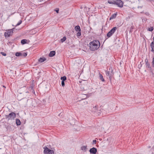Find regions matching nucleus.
<instances>
[{"instance_id": "obj_1", "label": "nucleus", "mask_w": 154, "mask_h": 154, "mask_svg": "<svg viewBox=\"0 0 154 154\" xmlns=\"http://www.w3.org/2000/svg\"><path fill=\"white\" fill-rule=\"evenodd\" d=\"M90 48L91 50L94 51L97 50L100 47V42L97 40H94L91 42L90 43Z\"/></svg>"}, {"instance_id": "obj_2", "label": "nucleus", "mask_w": 154, "mask_h": 154, "mask_svg": "<svg viewBox=\"0 0 154 154\" xmlns=\"http://www.w3.org/2000/svg\"><path fill=\"white\" fill-rule=\"evenodd\" d=\"M106 74L107 78L111 80L114 75L112 67H110L109 69H107L106 71Z\"/></svg>"}, {"instance_id": "obj_3", "label": "nucleus", "mask_w": 154, "mask_h": 154, "mask_svg": "<svg viewBox=\"0 0 154 154\" xmlns=\"http://www.w3.org/2000/svg\"><path fill=\"white\" fill-rule=\"evenodd\" d=\"M5 117L8 120L14 119L16 117V114L14 112H12L8 115H6Z\"/></svg>"}, {"instance_id": "obj_4", "label": "nucleus", "mask_w": 154, "mask_h": 154, "mask_svg": "<svg viewBox=\"0 0 154 154\" xmlns=\"http://www.w3.org/2000/svg\"><path fill=\"white\" fill-rule=\"evenodd\" d=\"M14 29V28H13L12 29L8 30L5 33L4 35L5 37H9L10 36L12 35L13 33V30Z\"/></svg>"}, {"instance_id": "obj_5", "label": "nucleus", "mask_w": 154, "mask_h": 154, "mask_svg": "<svg viewBox=\"0 0 154 154\" xmlns=\"http://www.w3.org/2000/svg\"><path fill=\"white\" fill-rule=\"evenodd\" d=\"M117 29L116 27H113L111 30L107 33V36L108 38L111 37L115 32Z\"/></svg>"}, {"instance_id": "obj_6", "label": "nucleus", "mask_w": 154, "mask_h": 154, "mask_svg": "<svg viewBox=\"0 0 154 154\" xmlns=\"http://www.w3.org/2000/svg\"><path fill=\"white\" fill-rule=\"evenodd\" d=\"M44 154H52L54 153V151L49 149L47 147L45 146L44 148Z\"/></svg>"}, {"instance_id": "obj_7", "label": "nucleus", "mask_w": 154, "mask_h": 154, "mask_svg": "<svg viewBox=\"0 0 154 154\" xmlns=\"http://www.w3.org/2000/svg\"><path fill=\"white\" fill-rule=\"evenodd\" d=\"M114 5H116L119 7L121 8L123 6V3L121 0H116Z\"/></svg>"}, {"instance_id": "obj_8", "label": "nucleus", "mask_w": 154, "mask_h": 154, "mask_svg": "<svg viewBox=\"0 0 154 154\" xmlns=\"http://www.w3.org/2000/svg\"><path fill=\"white\" fill-rule=\"evenodd\" d=\"M89 152L91 153L96 154L97 152V149L94 147H93L90 149Z\"/></svg>"}, {"instance_id": "obj_9", "label": "nucleus", "mask_w": 154, "mask_h": 154, "mask_svg": "<svg viewBox=\"0 0 154 154\" xmlns=\"http://www.w3.org/2000/svg\"><path fill=\"white\" fill-rule=\"evenodd\" d=\"M66 79V76H63L61 77L60 79L62 80L61 82V85L62 86H64L65 85L64 81Z\"/></svg>"}, {"instance_id": "obj_10", "label": "nucleus", "mask_w": 154, "mask_h": 154, "mask_svg": "<svg viewBox=\"0 0 154 154\" xmlns=\"http://www.w3.org/2000/svg\"><path fill=\"white\" fill-rule=\"evenodd\" d=\"M91 111L92 112H96L97 111V106L96 105L92 108Z\"/></svg>"}, {"instance_id": "obj_11", "label": "nucleus", "mask_w": 154, "mask_h": 154, "mask_svg": "<svg viewBox=\"0 0 154 154\" xmlns=\"http://www.w3.org/2000/svg\"><path fill=\"white\" fill-rule=\"evenodd\" d=\"M150 47L152 48L151 51L154 54V40L151 43Z\"/></svg>"}, {"instance_id": "obj_12", "label": "nucleus", "mask_w": 154, "mask_h": 154, "mask_svg": "<svg viewBox=\"0 0 154 154\" xmlns=\"http://www.w3.org/2000/svg\"><path fill=\"white\" fill-rule=\"evenodd\" d=\"M46 60V59L45 57H40L38 60V62L40 63H42Z\"/></svg>"}, {"instance_id": "obj_13", "label": "nucleus", "mask_w": 154, "mask_h": 154, "mask_svg": "<svg viewBox=\"0 0 154 154\" xmlns=\"http://www.w3.org/2000/svg\"><path fill=\"white\" fill-rule=\"evenodd\" d=\"M55 52L54 51H51L49 54V56L50 57H53L55 55Z\"/></svg>"}, {"instance_id": "obj_14", "label": "nucleus", "mask_w": 154, "mask_h": 154, "mask_svg": "<svg viewBox=\"0 0 154 154\" xmlns=\"http://www.w3.org/2000/svg\"><path fill=\"white\" fill-rule=\"evenodd\" d=\"M75 29L77 32L81 31L80 27L79 26H77L75 27Z\"/></svg>"}, {"instance_id": "obj_15", "label": "nucleus", "mask_w": 154, "mask_h": 154, "mask_svg": "<svg viewBox=\"0 0 154 154\" xmlns=\"http://www.w3.org/2000/svg\"><path fill=\"white\" fill-rule=\"evenodd\" d=\"M116 0H109L108 1V2L110 4H115V2Z\"/></svg>"}, {"instance_id": "obj_16", "label": "nucleus", "mask_w": 154, "mask_h": 154, "mask_svg": "<svg viewBox=\"0 0 154 154\" xmlns=\"http://www.w3.org/2000/svg\"><path fill=\"white\" fill-rule=\"evenodd\" d=\"M117 14H114L110 17L109 19L111 20L112 19H114L115 18Z\"/></svg>"}, {"instance_id": "obj_17", "label": "nucleus", "mask_w": 154, "mask_h": 154, "mask_svg": "<svg viewBox=\"0 0 154 154\" xmlns=\"http://www.w3.org/2000/svg\"><path fill=\"white\" fill-rule=\"evenodd\" d=\"M99 77L100 79L101 80L102 82H104L105 81L104 79L103 75L100 73L99 74Z\"/></svg>"}, {"instance_id": "obj_18", "label": "nucleus", "mask_w": 154, "mask_h": 154, "mask_svg": "<svg viewBox=\"0 0 154 154\" xmlns=\"http://www.w3.org/2000/svg\"><path fill=\"white\" fill-rule=\"evenodd\" d=\"M81 149L82 150L86 151L87 150V146H83L81 147Z\"/></svg>"}, {"instance_id": "obj_19", "label": "nucleus", "mask_w": 154, "mask_h": 154, "mask_svg": "<svg viewBox=\"0 0 154 154\" xmlns=\"http://www.w3.org/2000/svg\"><path fill=\"white\" fill-rule=\"evenodd\" d=\"M16 123L18 125H20L21 124V122L19 119H16Z\"/></svg>"}, {"instance_id": "obj_20", "label": "nucleus", "mask_w": 154, "mask_h": 154, "mask_svg": "<svg viewBox=\"0 0 154 154\" xmlns=\"http://www.w3.org/2000/svg\"><path fill=\"white\" fill-rule=\"evenodd\" d=\"M15 55L17 57L22 56V54L19 52H17L15 54Z\"/></svg>"}, {"instance_id": "obj_21", "label": "nucleus", "mask_w": 154, "mask_h": 154, "mask_svg": "<svg viewBox=\"0 0 154 154\" xmlns=\"http://www.w3.org/2000/svg\"><path fill=\"white\" fill-rule=\"evenodd\" d=\"M27 40L26 39H22L21 41V43L23 44H24L27 43Z\"/></svg>"}, {"instance_id": "obj_22", "label": "nucleus", "mask_w": 154, "mask_h": 154, "mask_svg": "<svg viewBox=\"0 0 154 154\" xmlns=\"http://www.w3.org/2000/svg\"><path fill=\"white\" fill-rule=\"evenodd\" d=\"M150 65L149 63L148 62V60H147V62L146 63V67L149 68H150L151 67L150 66Z\"/></svg>"}, {"instance_id": "obj_23", "label": "nucleus", "mask_w": 154, "mask_h": 154, "mask_svg": "<svg viewBox=\"0 0 154 154\" xmlns=\"http://www.w3.org/2000/svg\"><path fill=\"white\" fill-rule=\"evenodd\" d=\"M66 39V37L65 36H64L63 38L60 39V41L62 42H63Z\"/></svg>"}, {"instance_id": "obj_24", "label": "nucleus", "mask_w": 154, "mask_h": 154, "mask_svg": "<svg viewBox=\"0 0 154 154\" xmlns=\"http://www.w3.org/2000/svg\"><path fill=\"white\" fill-rule=\"evenodd\" d=\"M81 35V31H78L77 33V36L79 37Z\"/></svg>"}, {"instance_id": "obj_25", "label": "nucleus", "mask_w": 154, "mask_h": 154, "mask_svg": "<svg viewBox=\"0 0 154 154\" xmlns=\"http://www.w3.org/2000/svg\"><path fill=\"white\" fill-rule=\"evenodd\" d=\"M22 22V20H20V21L18 22V23L16 25V26H17L20 25L21 23Z\"/></svg>"}, {"instance_id": "obj_26", "label": "nucleus", "mask_w": 154, "mask_h": 154, "mask_svg": "<svg viewBox=\"0 0 154 154\" xmlns=\"http://www.w3.org/2000/svg\"><path fill=\"white\" fill-rule=\"evenodd\" d=\"M153 29V27H151L148 29V30L149 31H152Z\"/></svg>"}, {"instance_id": "obj_27", "label": "nucleus", "mask_w": 154, "mask_h": 154, "mask_svg": "<svg viewBox=\"0 0 154 154\" xmlns=\"http://www.w3.org/2000/svg\"><path fill=\"white\" fill-rule=\"evenodd\" d=\"M27 55L26 53H24L22 54V56L26 57Z\"/></svg>"}, {"instance_id": "obj_28", "label": "nucleus", "mask_w": 154, "mask_h": 154, "mask_svg": "<svg viewBox=\"0 0 154 154\" xmlns=\"http://www.w3.org/2000/svg\"><path fill=\"white\" fill-rule=\"evenodd\" d=\"M83 102H84V104L83 103H82V105H85V104H87L88 103V102L86 101H83Z\"/></svg>"}, {"instance_id": "obj_29", "label": "nucleus", "mask_w": 154, "mask_h": 154, "mask_svg": "<svg viewBox=\"0 0 154 154\" xmlns=\"http://www.w3.org/2000/svg\"><path fill=\"white\" fill-rule=\"evenodd\" d=\"M97 143V141L96 140H94L93 141V144H96Z\"/></svg>"}, {"instance_id": "obj_30", "label": "nucleus", "mask_w": 154, "mask_h": 154, "mask_svg": "<svg viewBox=\"0 0 154 154\" xmlns=\"http://www.w3.org/2000/svg\"><path fill=\"white\" fill-rule=\"evenodd\" d=\"M1 54H2V55H3L4 56H5L6 55V54L5 53L3 52H1Z\"/></svg>"}, {"instance_id": "obj_31", "label": "nucleus", "mask_w": 154, "mask_h": 154, "mask_svg": "<svg viewBox=\"0 0 154 154\" xmlns=\"http://www.w3.org/2000/svg\"><path fill=\"white\" fill-rule=\"evenodd\" d=\"M152 66L154 67V57L153 59V61L152 62Z\"/></svg>"}, {"instance_id": "obj_32", "label": "nucleus", "mask_w": 154, "mask_h": 154, "mask_svg": "<svg viewBox=\"0 0 154 154\" xmlns=\"http://www.w3.org/2000/svg\"><path fill=\"white\" fill-rule=\"evenodd\" d=\"M55 11H56V12L57 13H58L59 12V10L58 9L55 10Z\"/></svg>"}, {"instance_id": "obj_33", "label": "nucleus", "mask_w": 154, "mask_h": 154, "mask_svg": "<svg viewBox=\"0 0 154 154\" xmlns=\"http://www.w3.org/2000/svg\"><path fill=\"white\" fill-rule=\"evenodd\" d=\"M83 89L84 90H86L87 89V88H84V87H83Z\"/></svg>"}, {"instance_id": "obj_34", "label": "nucleus", "mask_w": 154, "mask_h": 154, "mask_svg": "<svg viewBox=\"0 0 154 154\" xmlns=\"http://www.w3.org/2000/svg\"><path fill=\"white\" fill-rule=\"evenodd\" d=\"M97 114L98 115H100V112H99L97 113Z\"/></svg>"}, {"instance_id": "obj_35", "label": "nucleus", "mask_w": 154, "mask_h": 154, "mask_svg": "<svg viewBox=\"0 0 154 154\" xmlns=\"http://www.w3.org/2000/svg\"><path fill=\"white\" fill-rule=\"evenodd\" d=\"M81 101L82 102L83 101V99H82V100H81Z\"/></svg>"}, {"instance_id": "obj_36", "label": "nucleus", "mask_w": 154, "mask_h": 154, "mask_svg": "<svg viewBox=\"0 0 154 154\" xmlns=\"http://www.w3.org/2000/svg\"><path fill=\"white\" fill-rule=\"evenodd\" d=\"M33 87H31V88H32V89H33Z\"/></svg>"}, {"instance_id": "obj_37", "label": "nucleus", "mask_w": 154, "mask_h": 154, "mask_svg": "<svg viewBox=\"0 0 154 154\" xmlns=\"http://www.w3.org/2000/svg\"><path fill=\"white\" fill-rule=\"evenodd\" d=\"M3 87H5V86H4V85L3 86Z\"/></svg>"}, {"instance_id": "obj_38", "label": "nucleus", "mask_w": 154, "mask_h": 154, "mask_svg": "<svg viewBox=\"0 0 154 154\" xmlns=\"http://www.w3.org/2000/svg\"><path fill=\"white\" fill-rule=\"evenodd\" d=\"M131 29H133V27L132 26V27H131Z\"/></svg>"}, {"instance_id": "obj_39", "label": "nucleus", "mask_w": 154, "mask_h": 154, "mask_svg": "<svg viewBox=\"0 0 154 154\" xmlns=\"http://www.w3.org/2000/svg\"><path fill=\"white\" fill-rule=\"evenodd\" d=\"M153 40H154V37H153Z\"/></svg>"}, {"instance_id": "obj_40", "label": "nucleus", "mask_w": 154, "mask_h": 154, "mask_svg": "<svg viewBox=\"0 0 154 154\" xmlns=\"http://www.w3.org/2000/svg\"><path fill=\"white\" fill-rule=\"evenodd\" d=\"M138 8H140V7H139V6H138Z\"/></svg>"}, {"instance_id": "obj_41", "label": "nucleus", "mask_w": 154, "mask_h": 154, "mask_svg": "<svg viewBox=\"0 0 154 154\" xmlns=\"http://www.w3.org/2000/svg\"><path fill=\"white\" fill-rule=\"evenodd\" d=\"M138 8H140V7H139V6H138Z\"/></svg>"}]
</instances>
